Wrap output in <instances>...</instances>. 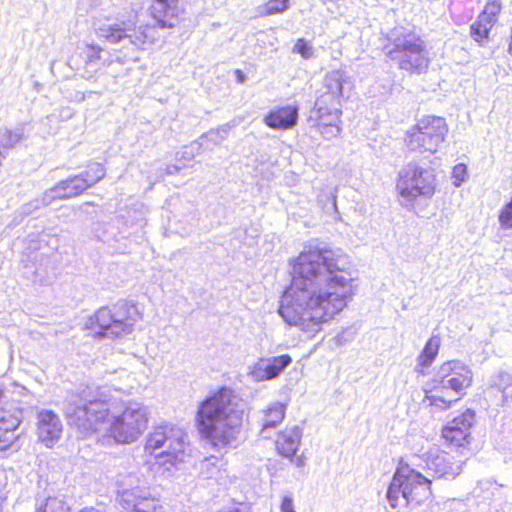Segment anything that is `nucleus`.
Listing matches in <instances>:
<instances>
[{"label":"nucleus","instance_id":"1","mask_svg":"<svg viewBox=\"0 0 512 512\" xmlns=\"http://www.w3.org/2000/svg\"><path fill=\"white\" fill-rule=\"evenodd\" d=\"M335 260L318 249L303 251L292 262V279L279 314L289 325L315 333L340 313L354 292L352 278L337 276Z\"/></svg>","mask_w":512,"mask_h":512},{"label":"nucleus","instance_id":"2","mask_svg":"<svg viewBox=\"0 0 512 512\" xmlns=\"http://www.w3.org/2000/svg\"><path fill=\"white\" fill-rule=\"evenodd\" d=\"M234 392L220 387L198 405L195 422L200 436L214 448H226L236 442L245 424Z\"/></svg>","mask_w":512,"mask_h":512},{"label":"nucleus","instance_id":"3","mask_svg":"<svg viewBox=\"0 0 512 512\" xmlns=\"http://www.w3.org/2000/svg\"><path fill=\"white\" fill-rule=\"evenodd\" d=\"M142 314L134 303L123 301L102 306L90 315L84 325L94 339L122 337L132 332Z\"/></svg>","mask_w":512,"mask_h":512},{"label":"nucleus","instance_id":"4","mask_svg":"<svg viewBox=\"0 0 512 512\" xmlns=\"http://www.w3.org/2000/svg\"><path fill=\"white\" fill-rule=\"evenodd\" d=\"M432 481L407 464L397 467L387 490L392 507H397L400 496L408 504L422 505L433 500Z\"/></svg>","mask_w":512,"mask_h":512},{"label":"nucleus","instance_id":"5","mask_svg":"<svg viewBox=\"0 0 512 512\" xmlns=\"http://www.w3.org/2000/svg\"><path fill=\"white\" fill-rule=\"evenodd\" d=\"M447 131L444 118L424 116L407 130L404 142L412 151L435 153L444 141Z\"/></svg>","mask_w":512,"mask_h":512},{"label":"nucleus","instance_id":"6","mask_svg":"<svg viewBox=\"0 0 512 512\" xmlns=\"http://www.w3.org/2000/svg\"><path fill=\"white\" fill-rule=\"evenodd\" d=\"M396 191L402 205L414 209L418 199L427 201L435 194V176L426 169L412 167L398 175Z\"/></svg>","mask_w":512,"mask_h":512},{"label":"nucleus","instance_id":"7","mask_svg":"<svg viewBox=\"0 0 512 512\" xmlns=\"http://www.w3.org/2000/svg\"><path fill=\"white\" fill-rule=\"evenodd\" d=\"M148 412L143 407H126L114 417L109 426V435L118 443L135 441L147 429Z\"/></svg>","mask_w":512,"mask_h":512},{"label":"nucleus","instance_id":"8","mask_svg":"<svg viewBox=\"0 0 512 512\" xmlns=\"http://www.w3.org/2000/svg\"><path fill=\"white\" fill-rule=\"evenodd\" d=\"M476 422V412L467 408L441 429L444 444L459 454L468 452L473 443L472 429Z\"/></svg>","mask_w":512,"mask_h":512},{"label":"nucleus","instance_id":"9","mask_svg":"<svg viewBox=\"0 0 512 512\" xmlns=\"http://www.w3.org/2000/svg\"><path fill=\"white\" fill-rule=\"evenodd\" d=\"M110 405L105 398H93L67 413L68 422L84 432H96L107 422Z\"/></svg>","mask_w":512,"mask_h":512},{"label":"nucleus","instance_id":"10","mask_svg":"<svg viewBox=\"0 0 512 512\" xmlns=\"http://www.w3.org/2000/svg\"><path fill=\"white\" fill-rule=\"evenodd\" d=\"M436 374L450 385L458 398L464 397L466 390L473 385L474 374L472 369L459 359L442 362Z\"/></svg>","mask_w":512,"mask_h":512},{"label":"nucleus","instance_id":"11","mask_svg":"<svg viewBox=\"0 0 512 512\" xmlns=\"http://www.w3.org/2000/svg\"><path fill=\"white\" fill-rule=\"evenodd\" d=\"M393 58L398 61L399 68L411 74L424 72L428 66V58L424 55L422 47L418 42H407L397 44L393 51Z\"/></svg>","mask_w":512,"mask_h":512},{"label":"nucleus","instance_id":"12","mask_svg":"<svg viewBox=\"0 0 512 512\" xmlns=\"http://www.w3.org/2000/svg\"><path fill=\"white\" fill-rule=\"evenodd\" d=\"M424 399L428 406L445 411L452 407V405L460 400L454 394V390L437 374L430 379L423 387Z\"/></svg>","mask_w":512,"mask_h":512},{"label":"nucleus","instance_id":"13","mask_svg":"<svg viewBox=\"0 0 512 512\" xmlns=\"http://www.w3.org/2000/svg\"><path fill=\"white\" fill-rule=\"evenodd\" d=\"M179 9L176 0H154L150 6L152 29H172L178 21Z\"/></svg>","mask_w":512,"mask_h":512},{"label":"nucleus","instance_id":"14","mask_svg":"<svg viewBox=\"0 0 512 512\" xmlns=\"http://www.w3.org/2000/svg\"><path fill=\"white\" fill-rule=\"evenodd\" d=\"M20 424L21 418L15 412L0 410V453L19 450L17 430Z\"/></svg>","mask_w":512,"mask_h":512},{"label":"nucleus","instance_id":"15","mask_svg":"<svg viewBox=\"0 0 512 512\" xmlns=\"http://www.w3.org/2000/svg\"><path fill=\"white\" fill-rule=\"evenodd\" d=\"M121 505L127 512H164L160 499L143 490L123 492Z\"/></svg>","mask_w":512,"mask_h":512},{"label":"nucleus","instance_id":"16","mask_svg":"<svg viewBox=\"0 0 512 512\" xmlns=\"http://www.w3.org/2000/svg\"><path fill=\"white\" fill-rule=\"evenodd\" d=\"M62 432L61 420L53 411L42 410L38 413L37 436L46 447H54Z\"/></svg>","mask_w":512,"mask_h":512},{"label":"nucleus","instance_id":"17","mask_svg":"<svg viewBox=\"0 0 512 512\" xmlns=\"http://www.w3.org/2000/svg\"><path fill=\"white\" fill-rule=\"evenodd\" d=\"M299 117L297 105L279 106L270 110L264 116V123L267 127L277 130H288L293 128Z\"/></svg>","mask_w":512,"mask_h":512},{"label":"nucleus","instance_id":"18","mask_svg":"<svg viewBox=\"0 0 512 512\" xmlns=\"http://www.w3.org/2000/svg\"><path fill=\"white\" fill-rule=\"evenodd\" d=\"M292 359L288 354L271 358H261L252 369V375L257 381L271 380L286 368Z\"/></svg>","mask_w":512,"mask_h":512},{"label":"nucleus","instance_id":"19","mask_svg":"<svg viewBox=\"0 0 512 512\" xmlns=\"http://www.w3.org/2000/svg\"><path fill=\"white\" fill-rule=\"evenodd\" d=\"M340 115L341 111L339 109L324 110L319 108L315 128L325 138L337 136L340 133Z\"/></svg>","mask_w":512,"mask_h":512},{"label":"nucleus","instance_id":"20","mask_svg":"<svg viewBox=\"0 0 512 512\" xmlns=\"http://www.w3.org/2000/svg\"><path fill=\"white\" fill-rule=\"evenodd\" d=\"M300 443V434L297 429H285L278 433L275 446L278 454L291 459L295 456Z\"/></svg>","mask_w":512,"mask_h":512},{"label":"nucleus","instance_id":"21","mask_svg":"<svg viewBox=\"0 0 512 512\" xmlns=\"http://www.w3.org/2000/svg\"><path fill=\"white\" fill-rule=\"evenodd\" d=\"M87 185L79 174L71 176L65 180L59 181L52 188L56 198L68 199L81 195L87 190Z\"/></svg>","mask_w":512,"mask_h":512},{"label":"nucleus","instance_id":"22","mask_svg":"<svg viewBox=\"0 0 512 512\" xmlns=\"http://www.w3.org/2000/svg\"><path fill=\"white\" fill-rule=\"evenodd\" d=\"M441 345V338L439 335H432L424 344L423 349L417 356L416 370L421 374H425L426 370L436 360Z\"/></svg>","mask_w":512,"mask_h":512},{"label":"nucleus","instance_id":"23","mask_svg":"<svg viewBox=\"0 0 512 512\" xmlns=\"http://www.w3.org/2000/svg\"><path fill=\"white\" fill-rule=\"evenodd\" d=\"M501 11V0H489L478 16L477 27L471 26V32H490Z\"/></svg>","mask_w":512,"mask_h":512},{"label":"nucleus","instance_id":"24","mask_svg":"<svg viewBox=\"0 0 512 512\" xmlns=\"http://www.w3.org/2000/svg\"><path fill=\"white\" fill-rule=\"evenodd\" d=\"M176 429L167 424L158 425L153 428L146 439L145 449L152 452L163 446L167 438L174 435Z\"/></svg>","mask_w":512,"mask_h":512},{"label":"nucleus","instance_id":"25","mask_svg":"<svg viewBox=\"0 0 512 512\" xmlns=\"http://www.w3.org/2000/svg\"><path fill=\"white\" fill-rule=\"evenodd\" d=\"M286 406L283 403L276 402L270 404L264 411L262 430L274 428L279 425L285 418Z\"/></svg>","mask_w":512,"mask_h":512},{"label":"nucleus","instance_id":"26","mask_svg":"<svg viewBox=\"0 0 512 512\" xmlns=\"http://www.w3.org/2000/svg\"><path fill=\"white\" fill-rule=\"evenodd\" d=\"M464 465V460H451L449 457H443L436 463L435 471L441 477L455 478L461 473Z\"/></svg>","mask_w":512,"mask_h":512},{"label":"nucleus","instance_id":"27","mask_svg":"<svg viewBox=\"0 0 512 512\" xmlns=\"http://www.w3.org/2000/svg\"><path fill=\"white\" fill-rule=\"evenodd\" d=\"M106 174L105 167L103 164L99 162H91L89 163L85 170L79 174L82 180L87 185V188H90L101 181Z\"/></svg>","mask_w":512,"mask_h":512},{"label":"nucleus","instance_id":"28","mask_svg":"<svg viewBox=\"0 0 512 512\" xmlns=\"http://www.w3.org/2000/svg\"><path fill=\"white\" fill-rule=\"evenodd\" d=\"M137 22V15L130 12L127 15H123L121 20H118V23H115L110 27L109 32H130L135 30Z\"/></svg>","mask_w":512,"mask_h":512},{"label":"nucleus","instance_id":"29","mask_svg":"<svg viewBox=\"0 0 512 512\" xmlns=\"http://www.w3.org/2000/svg\"><path fill=\"white\" fill-rule=\"evenodd\" d=\"M498 220L502 228L512 229V195L510 201L501 208Z\"/></svg>","mask_w":512,"mask_h":512},{"label":"nucleus","instance_id":"30","mask_svg":"<svg viewBox=\"0 0 512 512\" xmlns=\"http://www.w3.org/2000/svg\"><path fill=\"white\" fill-rule=\"evenodd\" d=\"M289 0H268L263 6L262 13L266 15L276 14L288 8Z\"/></svg>","mask_w":512,"mask_h":512},{"label":"nucleus","instance_id":"31","mask_svg":"<svg viewBox=\"0 0 512 512\" xmlns=\"http://www.w3.org/2000/svg\"><path fill=\"white\" fill-rule=\"evenodd\" d=\"M212 458H207L202 464V473L206 474L208 478H218L221 477V469L217 468L215 463H213Z\"/></svg>","mask_w":512,"mask_h":512},{"label":"nucleus","instance_id":"32","mask_svg":"<svg viewBox=\"0 0 512 512\" xmlns=\"http://www.w3.org/2000/svg\"><path fill=\"white\" fill-rule=\"evenodd\" d=\"M467 176V166L463 163H459L454 166L452 170V178L454 179V184L459 186Z\"/></svg>","mask_w":512,"mask_h":512},{"label":"nucleus","instance_id":"33","mask_svg":"<svg viewBox=\"0 0 512 512\" xmlns=\"http://www.w3.org/2000/svg\"><path fill=\"white\" fill-rule=\"evenodd\" d=\"M295 51L301 54L304 58H311L313 56V49L311 45L303 38L297 40L295 44Z\"/></svg>","mask_w":512,"mask_h":512},{"label":"nucleus","instance_id":"34","mask_svg":"<svg viewBox=\"0 0 512 512\" xmlns=\"http://www.w3.org/2000/svg\"><path fill=\"white\" fill-rule=\"evenodd\" d=\"M280 512H296L291 496H284L280 504Z\"/></svg>","mask_w":512,"mask_h":512},{"label":"nucleus","instance_id":"35","mask_svg":"<svg viewBox=\"0 0 512 512\" xmlns=\"http://www.w3.org/2000/svg\"><path fill=\"white\" fill-rule=\"evenodd\" d=\"M182 452H183V450H182V449H180V450H179V451H177V452H172V453H170V452H164V453H162V454H161V457L166 456V457L168 458V462H169L170 464H172V465H175V464H176V462H178V461H179V453H182Z\"/></svg>","mask_w":512,"mask_h":512},{"label":"nucleus","instance_id":"36","mask_svg":"<svg viewBox=\"0 0 512 512\" xmlns=\"http://www.w3.org/2000/svg\"><path fill=\"white\" fill-rule=\"evenodd\" d=\"M222 512H246L242 505H233L222 510Z\"/></svg>","mask_w":512,"mask_h":512},{"label":"nucleus","instance_id":"37","mask_svg":"<svg viewBox=\"0 0 512 512\" xmlns=\"http://www.w3.org/2000/svg\"><path fill=\"white\" fill-rule=\"evenodd\" d=\"M235 75H236L237 81L239 83H243L244 82L245 75H244V73L240 69L235 70Z\"/></svg>","mask_w":512,"mask_h":512},{"label":"nucleus","instance_id":"38","mask_svg":"<svg viewBox=\"0 0 512 512\" xmlns=\"http://www.w3.org/2000/svg\"><path fill=\"white\" fill-rule=\"evenodd\" d=\"M4 396V389L2 387H0V400L3 398Z\"/></svg>","mask_w":512,"mask_h":512}]
</instances>
